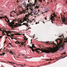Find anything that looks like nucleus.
<instances>
[{
  "mask_svg": "<svg viewBox=\"0 0 67 67\" xmlns=\"http://www.w3.org/2000/svg\"><path fill=\"white\" fill-rule=\"evenodd\" d=\"M37 0H35V3H37Z\"/></svg>",
  "mask_w": 67,
  "mask_h": 67,
  "instance_id": "5701e85b",
  "label": "nucleus"
},
{
  "mask_svg": "<svg viewBox=\"0 0 67 67\" xmlns=\"http://www.w3.org/2000/svg\"><path fill=\"white\" fill-rule=\"evenodd\" d=\"M14 34H14L12 35H11V36H14V35H15Z\"/></svg>",
  "mask_w": 67,
  "mask_h": 67,
  "instance_id": "c756f323",
  "label": "nucleus"
},
{
  "mask_svg": "<svg viewBox=\"0 0 67 67\" xmlns=\"http://www.w3.org/2000/svg\"><path fill=\"white\" fill-rule=\"evenodd\" d=\"M19 66L21 65V66H22V67H24V66H25V64H24V65L19 64Z\"/></svg>",
  "mask_w": 67,
  "mask_h": 67,
  "instance_id": "2eb2a0df",
  "label": "nucleus"
},
{
  "mask_svg": "<svg viewBox=\"0 0 67 67\" xmlns=\"http://www.w3.org/2000/svg\"><path fill=\"white\" fill-rule=\"evenodd\" d=\"M15 11H14V12H15Z\"/></svg>",
  "mask_w": 67,
  "mask_h": 67,
  "instance_id": "338daca9",
  "label": "nucleus"
},
{
  "mask_svg": "<svg viewBox=\"0 0 67 67\" xmlns=\"http://www.w3.org/2000/svg\"><path fill=\"white\" fill-rule=\"evenodd\" d=\"M7 38H8V37H6L5 38V39H7Z\"/></svg>",
  "mask_w": 67,
  "mask_h": 67,
  "instance_id": "4d7b16f0",
  "label": "nucleus"
},
{
  "mask_svg": "<svg viewBox=\"0 0 67 67\" xmlns=\"http://www.w3.org/2000/svg\"><path fill=\"white\" fill-rule=\"evenodd\" d=\"M52 60V59H50V60H47H47H48V61H49V60Z\"/></svg>",
  "mask_w": 67,
  "mask_h": 67,
  "instance_id": "b1692460",
  "label": "nucleus"
},
{
  "mask_svg": "<svg viewBox=\"0 0 67 67\" xmlns=\"http://www.w3.org/2000/svg\"><path fill=\"white\" fill-rule=\"evenodd\" d=\"M15 35H22V32H21V33L20 34L19 33H17L16 34H15Z\"/></svg>",
  "mask_w": 67,
  "mask_h": 67,
  "instance_id": "f8f14e48",
  "label": "nucleus"
},
{
  "mask_svg": "<svg viewBox=\"0 0 67 67\" xmlns=\"http://www.w3.org/2000/svg\"><path fill=\"white\" fill-rule=\"evenodd\" d=\"M66 57H67V55H66V56H64V57L65 58Z\"/></svg>",
  "mask_w": 67,
  "mask_h": 67,
  "instance_id": "a19ab883",
  "label": "nucleus"
},
{
  "mask_svg": "<svg viewBox=\"0 0 67 67\" xmlns=\"http://www.w3.org/2000/svg\"><path fill=\"white\" fill-rule=\"evenodd\" d=\"M59 40L60 41L59 42V49H62L61 50H60L59 51H61L62 50L64 49V44L63 42V41L64 40L65 42H67V38H64V36L63 35H61L59 36Z\"/></svg>",
  "mask_w": 67,
  "mask_h": 67,
  "instance_id": "f03ea898",
  "label": "nucleus"
},
{
  "mask_svg": "<svg viewBox=\"0 0 67 67\" xmlns=\"http://www.w3.org/2000/svg\"><path fill=\"white\" fill-rule=\"evenodd\" d=\"M29 48H31V50L32 51H33V52H34L35 51V49H33V48H36L35 47V46H34V44H32V47H31V46H29Z\"/></svg>",
  "mask_w": 67,
  "mask_h": 67,
  "instance_id": "6e6552de",
  "label": "nucleus"
},
{
  "mask_svg": "<svg viewBox=\"0 0 67 67\" xmlns=\"http://www.w3.org/2000/svg\"><path fill=\"white\" fill-rule=\"evenodd\" d=\"M8 22H9L10 21V20H9L8 19Z\"/></svg>",
  "mask_w": 67,
  "mask_h": 67,
  "instance_id": "49530a36",
  "label": "nucleus"
},
{
  "mask_svg": "<svg viewBox=\"0 0 67 67\" xmlns=\"http://www.w3.org/2000/svg\"><path fill=\"white\" fill-rule=\"evenodd\" d=\"M16 57V58H19V57H18V56L16 57Z\"/></svg>",
  "mask_w": 67,
  "mask_h": 67,
  "instance_id": "09e8293b",
  "label": "nucleus"
},
{
  "mask_svg": "<svg viewBox=\"0 0 67 67\" xmlns=\"http://www.w3.org/2000/svg\"><path fill=\"white\" fill-rule=\"evenodd\" d=\"M32 13H33V14H34V15H36L37 14H36V13L35 12H31L30 13H29V15H28V16H29L30 15H33V14Z\"/></svg>",
  "mask_w": 67,
  "mask_h": 67,
  "instance_id": "9b49d317",
  "label": "nucleus"
},
{
  "mask_svg": "<svg viewBox=\"0 0 67 67\" xmlns=\"http://www.w3.org/2000/svg\"><path fill=\"white\" fill-rule=\"evenodd\" d=\"M48 10L46 11V12H44V13H47V12H48Z\"/></svg>",
  "mask_w": 67,
  "mask_h": 67,
  "instance_id": "a878e982",
  "label": "nucleus"
},
{
  "mask_svg": "<svg viewBox=\"0 0 67 67\" xmlns=\"http://www.w3.org/2000/svg\"><path fill=\"white\" fill-rule=\"evenodd\" d=\"M3 18V17H0V19H2Z\"/></svg>",
  "mask_w": 67,
  "mask_h": 67,
  "instance_id": "cd10ccee",
  "label": "nucleus"
},
{
  "mask_svg": "<svg viewBox=\"0 0 67 67\" xmlns=\"http://www.w3.org/2000/svg\"><path fill=\"white\" fill-rule=\"evenodd\" d=\"M37 23H37V22H36V24H37Z\"/></svg>",
  "mask_w": 67,
  "mask_h": 67,
  "instance_id": "8fccbe9b",
  "label": "nucleus"
},
{
  "mask_svg": "<svg viewBox=\"0 0 67 67\" xmlns=\"http://www.w3.org/2000/svg\"><path fill=\"white\" fill-rule=\"evenodd\" d=\"M9 63H10L12 64V65H13V64H14V63L13 62H9Z\"/></svg>",
  "mask_w": 67,
  "mask_h": 67,
  "instance_id": "412c9836",
  "label": "nucleus"
},
{
  "mask_svg": "<svg viewBox=\"0 0 67 67\" xmlns=\"http://www.w3.org/2000/svg\"><path fill=\"white\" fill-rule=\"evenodd\" d=\"M33 38H34V37H33Z\"/></svg>",
  "mask_w": 67,
  "mask_h": 67,
  "instance_id": "0e129e2a",
  "label": "nucleus"
},
{
  "mask_svg": "<svg viewBox=\"0 0 67 67\" xmlns=\"http://www.w3.org/2000/svg\"><path fill=\"white\" fill-rule=\"evenodd\" d=\"M45 20H47V18H46V17H45Z\"/></svg>",
  "mask_w": 67,
  "mask_h": 67,
  "instance_id": "37998d69",
  "label": "nucleus"
},
{
  "mask_svg": "<svg viewBox=\"0 0 67 67\" xmlns=\"http://www.w3.org/2000/svg\"><path fill=\"white\" fill-rule=\"evenodd\" d=\"M5 18H7V16H5Z\"/></svg>",
  "mask_w": 67,
  "mask_h": 67,
  "instance_id": "6e6d98bb",
  "label": "nucleus"
},
{
  "mask_svg": "<svg viewBox=\"0 0 67 67\" xmlns=\"http://www.w3.org/2000/svg\"><path fill=\"white\" fill-rule=\"evenodd\" d=\"M9 45H11V43H9Z\"/></svg>",
  "mask_w": 67,
  "mask_h": 67,
  "instance_id": "de8ad7c7",
  "label": "nucleus"
},
{
  "mask_svg": "<svg viewBox=\"0 0 67 67\" xmlns=\"http://www.w3.org/2000/svg\"><path fill=\"white\" fill-rule=\"evenodd\" d=\"M62 22H64V24L65 25H67V21L65 20V18L64 17L62 20Z\"/></svg>",
  "mask_w": 67,
  "mask_h": 67,
  "instance_id": "9d476101",
  "label": "nucleus"
},
{
  "mask_svg": "<svg viewBox=\"0 0 67 67\" xmlns=\"http://www.w3.org/2000/svg\"><path fill=\"white\" fill-rule=\"evenodd\" d=\"M15 43H16V44H20V46H22L23 45L24 46H25V45L24 44V42H23L21 43V42H19L18 41H16L15 42Z\"/></svg>",
  "mask_w": 67,
  "mask_h": 67,
  "instance_id": "1a4fd4ad",
  "label": "nucleus"
},
{
  "mask_svg": "<svg viewBox=\"0 0 67 67\" xmlns=\"http://www.w3.org/2000/svg\"><path fill=\"white\" fill-rule=\"evenodd\" d=\"M39 1L40 2H42V0H39Z\"/></svg>",
  "mask_w": 67,
  "mask_h": 67,
  "instance_id": "393cba45",
  "label": "nucleus"
},
{
  "mask_svg": "<svg viewBox=\"0 0 67 67\" xmlns=\"http://www.w3.org/2000/svg\"><path fill=\"white\" fill-rule=\"evenodd\" d=\"M59 38L55 40V41L57 43V45L55 43L53 42V43L54 46H53V48H50L48 50H43L40 49V48H37L36 49H35V51H36V53H38L39 54H40V51H38V50H39L42 51V52H41L40 54H41V53L42 52H44V53H55L58 50H59V44L57 42V40H59Z\"/></svg>",
  "mask_w": 67,
  "mask_h": 67,
  "instance_id": "f257e3e1",
  "label": "nucleus"
},
{
  "mask_svg": "<svg viewBox=\"0 0 67 67\" xmlns=\"http://www.w3.org/2000/svg\"><path fill=\"white\" fill-rule=\"evenodd\" d=\"M21 56H25L24 54H22V55H21Z\"/></svg>",
  "mask_w": 67,
  "mask_h": 67,
  "instance_id": "c85d7f7f",
  "label": "nucleus"
},
{
  "mask_svg": "<svg viewBox=\"0 0 67 67\" xmlns=\"http://www.w3.org/2000/svg\"><path fill=\"white\" fill-rule=\"evenodd\" d=\"M25 59H26V58H26H26H25Z\"/></svg>",
  "mask_w": 67,
  "mask_h": 67,
  "instance_id": "e2e57ef3",
  "label": "nucleus"
},
{
  "mask_svg": "<svg viewBox=\"0 0 67 67\" xmlns=\"http://www.w3.org/2000/svg\"><path fill=\"white\" fill-rule=\"evenodd\" d=\"M55 17L56 16V15H55V13H54L53 14L51 15L50 17L51 20V22H52V23L53 24L54 23V22L53 21H55V18H54V17Z\"/></svg>",
  "mask_w": 67,
  "mask_h": 67,
  "instance_id": "0eeeda50",
  "label": "nucleus"
},
{
  "mask_svg": "<svg viewBox=\"0 0 67 67\" xmlns=\"http://www.w3.org/2000/svg\"><path fill=\"white\" fill-rule=\"evenodd\" d=\"M10 54H12V55H15V53H13V52L11 51H10Z\"/></svg>",
  "mask_w": 67,
  "mask_h": 67,
  "instance_id": "ddd939ff",
  "label": "nucleus"
},
{
  "mask_svg": "<svg viewBox=\"0 0 67 67\" xmlns=\"http://www.w3.org/2000/svg\"><path fill=\"white\" fill-rule=\"evenodd\" d=\"M23 36H24L25 35V34H23Z\"/></svg>",
  "mask_w": 67,
  "mask_h": 67,
  "instance_id": "58836bf2",
  "label": "nucleus"
},
{
  "mask_svg": "<svg viewBox=\"0 0 67 67\" xmlns=\"http://www.w3.org/2000/svg\"><path fill=\"white\" fill-rule=\"evenodd\" d=\"M31 22H33V20H31Z\"/></svg>",
  "mask_w": 67,
  "mask_h": 67,
  "instance_id": "79ce46f5",
  "label": "nucleus"
},
{
  "mask_svg": "<svg viewBox=\"0 0 67 67\" xmlns=\"http://www.w3.org/2000/svg\"><path fill=\"white\" fill-rule=\"evenodd\" d=\"M6 51H4V53H6Z\"/></svg>",
  "mask_w": 67,
  "mask_h": 67,
  "instance_id": "69168bd1",
  "label": "nucleus"
},
{
  "mask_svg": "<svg viewBox=\"0 0 67 67\" xmlns=\"http://www.w3.org/2000/svg\"><path fill=\"white\" fill-rule=\"evenodd\" d=\"M49 63H51V62H49V63H48V64H49Z\"/></svg>",
  "mask_w": 67,
  "mask_h": 67,
  "instance_id": "052dcab7",
  "label": "nucleus"
},
{
  "mask_svg": "<svg viewBox=\"0 0 67 67\" xmlns=\"http://www.w3.org/2000/svg\"><path fill=\"white\" fill-rule=\"evenodd\" d=\"M23 25H26L27 27H28V25H27V23H23Z\"/></svg>",
  "mask_w": 67,
  "mask_h": 67,
  "instance_id": "4468645a",
  "label": "nucleus"
},
{
  "mask_svg": "<svg viewBox=\"0 0 67 67\" xmlns=\"http://www.w3.org/2000/svg\"><path fill=\"white\" fill-rule=\"evenodd\" d=\"M32 21H30L29 23H32Z\"/></svg>",
  "mask_w": 67,
  "mask_h": 67,
  "instance_id": "ea45409f",
  "label": "nucleus"
},
{
  "mask_svg": "<svg viewBox=\"0 0 67 67\" xmlns=\"http://www.w3.org/2000/svg\"><path fill=\"white\" fill-rule=\"evenodd\" d=\"M45 10H48V8H47V7H46L45 8Z\"/></svg>",
  "mask_w": 67,
  "mask_h": 67,
  "instance_id": "bb28decb",
  "label": "nucleus"
},
{
  "mask_svg": "<svg viewBox=\"0 0 67 67\" xmlns=\"http://www.w3.org/2000/svg\"><path fill=\"white\" fill-rule=\"evenodd\" d=\"M2 37L1 36H0V38H1Z\"/></svg>",
  "mask_w": 67,
  "mask_h": 67,
  "instance_id": "864d4df0",
  "label": "nucleus"
},
{
  "mask_svg": "<svg viewBox=\"0 0 67 67\" xmlns=\"http://www.w3.org/2000/svg\"><path fill=\"white\" fill-rule=\"evenodd\" d=\"M13 66V67H17V66Z\"/></svg>",
  "mask_w": 67,
  "mask_h": 67,
  "instance_id": "5fc2aeb1",
  "label": "nucleus"
},
{
  "mask_svg": "<svg viewBox=\"0 0 67 67\" xmlns=\"http://www.w3.org/2000/svg\"><path fill=\"white\" fill-rule=\"evenodd\" d=\"M23 5H25L26 4V3L25 2H24L23 3Z\"/></svg>",
  "mask_w": 67,
  "mask_h": 67,
  "instance_id": "aec40b11",
  "label": "nucleus"
},
{
  "mask_svg": "<svg viewBox=\"0 0 67 67\" xmlns=\"http://www.w3.org/2000/svg\"><path fill=\"white\" fill-rule=\"evenodd\" d=\"M36 8H37V9H38V8H39V6H36Z\"/></svg>",
  "mask_w": 67,
  "mask_h": 67,
  "instance_id": "4be33fe9",
  "label": "nucleus"
},
{
  "mask_svg": "<svg viewBox=\"0 0 67 67\" xmlns=\"http://www.w3.org/2000/svg\"><path fill=\"white\" fill-rule=\"evenodd\" d=\"M13 12H14V11H13L11 12L12 13H13Z\"/></svg>",
  "mask_w": 67,
  "mask_h": 67,
  "instance_id": "4c0bfd02",
  "label": "nucleus"
},
{
  "mask_svg": "<svg viewBox=\"0 0 67 67\" xmlns=\"http://www.w3.org/2000/svg\"><path fill=\"white\" fill-rule=\"evenodd\" d=\"M5 54V52H4V53L0 54V55H4Z\"/></svg>",
  "mask_w": 67,
  "mask_h": 67,
  "instance_id": "dca6fc26",
  "label": "nucleus"
},
{
  "mask_svg": "<svg viewBox=\"0 0 67 67\" xmlns=\"http://www.w3.org/2000/svg\"><path fill=\"white\" fill-rule=\"evenodd\" d=\"M5 31H4V30H2V32H3L2 34L3 35H5V33H4V32H5V33H6V35L7 36H9L10 37V38H11L12 40H13V38L11 37L10 35H9V33H11V32H12V31H5Z\"/></svg>",
  "mask_w": 67,
  "mask_h": 67,
  "instance_id": "423d86ee",
  "label": "nucleus"
},
{
  "mask_svg": "<svg viewBox=\"0 0 67 67\" xmlns=\"http://www.w3.org/2000/svg\"><path fill=\"white\" fill-rule=\"evenodd\" d=\"M28 39V38H26V41H27V39Z\"/></svg>",
  "mask_w": 67,
  "mask_h": 67,
  "instance_id": "e433bc0d",
  "label": "nucleus"
},
{
  "mask_svg": "<svg viewBox=\"0 0 67 67\" xmlns=\"http://www.w3.org/2000/svg\"><path fill=\"white\" fill-rule=\"evenodd\" d=\"M28 18H29L28 15H26L24 17L23 20H22L19 18H16L15 19L16 20H15V21H18V24L22 23L23 22H24L25 21H26V23H29V22L30 19H28Z\"/></svg>",
  "mask_w": 67,
  "mask_h": 67,
  "instance_id": "7ed1b4c3",
  "label": "nucleus"
},
{
  "mask_svg": "<svg viewBox=\"0 0 67 67\" xmlns=\"http://www.w3.org/2000/svg\"><path fill=\"white\" fill-rule=\"evenodd\" d=\"M14 64H16V65H18L17 64H16V63H14Z\"/></svg>",
  "mask_w": 67,
  "mask_h": 67,
  "instance_id": "2f4dec72",
  "label": "nucleus"
},
{
  "mask_svg": "<svg viewBox=\"0 0 67 67\" xmlns=\"http://www.w3.org/2000/svg\"><path fill=\"white\" fill-rule=\"evenodd\" d=\"M15 19H14L13 21L11 22V23H10V21L9 22H8L7 21H6V22L7 23L9 24V23L10 24V26L11 27H12L13 28H14L15 27H14V26H15V27H18L19 26V25H13V24H14V23H14V22H16V21H15V20H16L15 19Z\"/></svg>",
  "mask_w": 67,
  "mask_h": 67,
  "instance_id": "39448f33",
  "label": "nucleus"
},
{
  "mask_svg": "<svg viewBox=\"0 0 67 67\" xmlns=\"http://www.w3.org/2000/svg\"><path fill=\"white\" fill-rule=\"evenodd\" d=\"M28 1L29 3H31V2H30V1H31V0H28Z\"/></svg>",
  "mask_w": 67,
  "mask_h": 67,
  "instance_id": "6ab92c4d",
  "label": "nucleus"
},
{
  "mask_svg": "<svg viewBox=\"0 0 67 67\" xmlns=\"http://www.w3.org/2000/svg\"><path fill=\"white\" fill-rule=\"evenodd\" d=\"M24 37H25V38H26V36H24Z\"/></svg>",
  "mask_w": 67,
  "mask_h": 67,
  "instance_id": "603ef678",
  "label": "nucleus"
},
{
  "mask_svg": "<svg viewBox=\"0 0 67 67\" xmlns=\"http://www.w3.org/2000/svg\"><path fill=\"white\" fill-rule=\"evenodd\" d=\"M66 54V52H64V53L63 54Z\"/></svg>",
  "mask_w": 67,
  "mask_h": 67,
  "instance_id": "f704fd0d",
  "label": "nucleus"
},
{
  "mask_svg": "<svg viewBox=\"0 0 67 67\" xmlns=\"http://www.w3.org/2000/svg\"><path fill=\"white\" fill-rule=\"evenodd\" d=\"M25 67H27V65H25Z\"/></svg>",
  "mask_w": 67,
  "mask_h": 67,
  "instance_id": "a18cd8bd",
  "label": "nucleus"
},
{
  "mask_svg": "<svg viewBox=\"0 0 67 67\" xmlns=\"http://www.w3.org/2000/svg\"><path fill=\"white\" fill-rule=\"evenodd\" d=\"M6 42V41H5V42H4V44Z\"/></svg>",
  "mask_w": 67,
  "mask_h": 67,
  "instance_id": "3c124183",
  "label": "nucleus"
},
{
  "mask_svg": "<svg viewBox=\"0 0 67 67\" xmlns=\"http://www.w3.org/2000/svg\"><path fill=\"white\" fill-rule=\"evenodd\" d=\"M20 54L19 55H18L17 56H18L19 58V57L20 56Z\"/></svg>",
  "mask_w": 67,
  "mask_h": 67,
  "instance_id": "473e14b6",
  "label": "nucleus"
},
{
  "mask_svg": "<svg viewBox=\"0 0 67 67\" xmlns=\"http://www.w3.org/2000/svg\"><path fill=\"white\" fill-rule=\"evenodd\" d=\"M2 15V14H0V15Z\"/></svg>",
  "mask_w": 67,
  "mask_h": 67,
  "instance_id": "bf43d9fd",
  "label": "nucleus"
},
{
  "mask_svg": "<svg viewBox=\"0 0 67 67\" xmlns=\"http://www.w3.org/2000/svg\"><path fill=\"white\" fill-rule=\"evenodd\" d=\"M10 16H12V17H13V16H12V15H11V13H10Z\"/></svg>",
  "mask_w": 67,
  "mask_h": 67,
  "instance_id": "7c9ffc66",
  "label": "nucleus"
},
{
  "mask_svg": "<svg viewBox=\"0 0 67 67\" xmlns=\"http://www.w3.org/2000/svg\"><path fill=\"white\" fill-rule=\"evenodd\" d=\"M45 43H47V44H48V42H45Z\"/></svg>",
  "mask_w": 67,
  "mask_h": 67,
  "instance_id": "72a5a7b5",
  "label": "nucleus"
},
{
  "mask_svg": "<svg viewBox=\"0 0 67 67\" xmlns=\"http://www.w3.org/2000/svg\"><path fill=\"white\" fill-rule=\"evenodd\" d=\"M29 46H30V45H28V47H29Z\"/></svg>",
  "mask_w": 67,
  "mask_h": 67,
  "instance_id": "774afa93",
  "label": "nucleus"
},
{
  "mask_svg": "<svg viewBox=\"0 0 67 67\" xmlns=\"http://www.w3.org/2000/svg\"><path fill=\"white\" fill-rule=\"evenodd\" d=\"M26 8H25V9L22 10L23 11L22 12L20 11L19 12V14H22V13H24V14H26V13H27V12H28L29 11V9L28 8V7H30L31 8V5H30V4H28L27 5L25 6Z\"/></svg>",
  "mask_w": 67,
  "mask_h": 67,
  "instance_id": "20e7f679",
  "label": "nucleus"
},
{
  "mask_svg": "<svg viewBox=\"0 0 67 67\" xmlns=\"http://www.w3.org/2000/svg\"><path fill=\"white\" fill-rule=\"evenodd\" d=\"M33 20V21H34V19H33V20Z\"/></svg>",
  "mask_w": 67,
  "mask_h": 67,
  "instance_id": "680f3d73",
  "label": "nucleus"
},
{
  "mask_svg": "<svg viewBox=\"0 0 67 67\" xmlns=\"http://www.w3.org/2000/svg\"><path fill=\"white\" fill-rule=\"evenodd\" d=\"M29 21V22H30V21H31V20H30Z\"/></svg>",
  "mask_w": 67,
  "mask_h": 67,
  "instance_id": "13d9d810",
  "label": "nucleus"
},
{
  "mask_svg": "<svg viewBox=\"0 0 67 67\" xmlns=\"http://www.w3.org/2000/svg\"><path fill=\"white\" fill-rule=\"evenodd\" d=\"M36 3L35 2L34 3L32 4V6H35V4H36Z\"/></svg>",
  "mask_w": 67,
  "mask_h": 67,
  "instance_id": "a211bd4d",
  "label": "nucleus"
},
{
  "mask_svg": "<svg viewBox=\"0 0 67 67\" xmlns=\"http://www.w3.org/2000/svg\"><path fill=\"white\" fill-rule=\"evenodd\" d=\"M2 48H1L0 49V52H1L2 50H2Z\"/></svg>",
  "mask_w": 67,
  "mask_h": 67,
  "instance_id": "c03bdc74",
  "label": "nucleus"
},
{
  "mask_svg": "<svg viewBox=\"0 0 67 67\" xmlns=\"http://www.w3.org/2000/svg\"><path fill=\"white\" fill-rule=\"evenodd\" d=\"M63 19V17L62 16H61V19Z\"/></svg>",
  "mask_w": 67,
  "mask_h": 67,
  "instance_id": "c9c22d12",
  "label": "nucleus"
},
{
  "mask_svg": "<svg viewBox=\"0 0 67 67\" xmlns=\"http://www.w3.org/2000/svg\"><path fill=\"white\" fill-rule=\"evenodd\" d=\"M6 51H7V52H9L10 53V50H8V49H6Z\"/></svg>",
  "mask_w": 67,
  "mask_h": 67,
  "instance_id": "f3484780",
  "label": "nucleus"
}]
</instances>
